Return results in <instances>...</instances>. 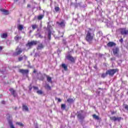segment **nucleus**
I'll return each instance as SVG.
<instances>
[{"instance_id": "nucleus-1", "label": "nucleus", "mask_w": 128, "mask_h": 128, "mask_svg": "<svg viewBox=\"0 0 128 128\" xmlns=\"http://www.w3.org/2000/svg\"><path fill=\"white\" fill-rule=\"evenodd\" d=\"M94 32L92 31V30L90 28L89 30L87 32L86 34L85 40L89 44H92V40L94 38Z\"/></svg>"}, {"instance_id": "nucleus-2", "label": "nucleus", "mask_w": 128, "mask_h": 128, "mask_svg": "<svg viewBox=\"0 0 128 128\" xmlns=\"http://www.w3.org/2000/svg\"><path fill=\"white\" fill-rule=\"evenodd\" d=\"M118 69H110L106 71V74H108L110 76H114L116 72H118Z\"/></svg>"}, {"instance_id": "nucleus-3", "label": "nucleus", "mask_w": 128, "mask_h": 128, "mask_svg": "<svg viewBox=\"0 0 128 128\" xmlns=\"http://www.w3.org/2000/svg\"><path fill=\"white\" fill-rule=\"evenodd\" d=\"M38 42L37 40H32L31 42H28L26 44V46L28 48H32L33 46H36Z\"/></svg>"}, {"instance_id": "nucleus-4", "label": "nucleus", "mask_w": 128, "mask_h": 128, "mask_svg": "<svg viewBox=\"0 0 128 128\" xmlns=\"http://www.w3.org/2000/svg\"><path fill=\"white\" fill-rule=\"evenodd\" d=\"M120 32L122 36H128V29L126 28H120Z\"/></svg>"}, {"instance_id": "nucleus-5", "label": "nucleus", "mask_w": 128, "mask_h": 128, "mask_svg": "<svg viewBox=\"0 0 128 128\" xmlns=\"http://www.w3.org/2000/svg\"><path fill=\"white\" fill-rule=\"evenodd\" d=\"M82 110H80L77 112V118L82 120L84 119V116H82Z\"/></svg>"}, {"instance_id": "nucleus-6", "label": "nucleus", "mask_w": 128, "mask_h": 128, "mask_svg": "<svg viewBox=\"0 0 128 128\" xmlns=\"http://www.w3.org/2000/svg\"><path fill=\"white\" fill-rule=\"evenodd\" d=\"M66 58L68 60H70V62H73L74 64L76 62V60L70 54H68L66 56Z\"/></svg>"}, {"instance_id": "nucleus-7", "label": "nucleus", "mask_w": 128, "mask_h": 128, "mask_svg": "<svg viewBox=\"0 0 128 128\" xmlns=\"http://www.w3.org/2000/svg\"><path fill=\"white\" fill-rule=\"evenodd\" d=\"M110 120H113L114 122H116V120H118V122H120V120H124V118L122 117H116L114 116L110 117Z\"/></svg>"}, {"instance_id": "nucleus-8", "label": "nucleus", "mask_w": 128, "mask_h": 128, "mask_svg": "<svg viewBox=\"0 0 128 128\" xmlns=\"http://www.w3.org/2000/svg\"><path fill=\"white\" fill-rule=\"evenodd\" d=\"M112 52L114 56H118V54H120V48L116 47L113 48Z\"/></svg>"}, {"instance_id": "nucleus-9", "label": "nucleus", "mask_w": 128, "mask_h": 128, "mask_svg": "<svg viewBox=\"0 0 128 128\" xmlns=\"http://www.w3.org/2000/svg\"><path fill=\"white\" fill-rule=\"evenodd\" d=\"M29 72L28 70L19 69V72L22 74H28Z\"/></svg>"}, {"instance_id": "nucleus-10", "label": "nucleus", "mask_w": 128, "mask_h": 128, "mask_svg": "<svg viewBox=\"0 0 128 128\" xmlns=\"http://www.w3.org/2000/svg\"><path fill=\"white\" fill-rule=\"evenodd\" d=\"M56 24H58V26H60V28H64V26H66V23L64 22V20H62L60 22H56Z\"/></svg>"}, {"instance_id": "nucleus-11", "label": "nucleus", "mask_w": 128, "mask_h": 128, "mask_svg": "<svg viewBox=\"0 0 128 128\" xmlns=\"http://www.w3.org/2000/svg\"><path fill=\"white\" fill-rule=\"evenodd\" d=\"M116 44L114 42H110L107 44V46L109 48H112V46H116Z\"/></svg>"}, {"instance_id": "nucleus-12", "label": "nucleus", "mask_w": 128, "mask_h": 128, "mask_svg": "<svg viewBox=\"0 0 128 128\" xmlns=\"http://www.w3.org/2000/svg\"><path fill=\"white\" fill-rule=\"evenodd\" d=\"M44 48V46L42 44H38L36 48V50H42Z\"/></svg>"}, {"instance_id": "nucleus-13", "label": "nucleus", "mask_w": 128, "mask_h": 128, "mask_svg": "<svg viewBox=\"0 0 128 128\" xmlns=\"http://www.w3.org/2000/svg\"><path fill=\"white\" fill-rule=\"evenodd\" d=\"M17 28H18V32H22V30H24V25L18 24L17 26Z\"/></svg>"}, {"instance_id": "nucleus-14", "label": "nucleus", "mask_w": 128, "mask_h": 128, "mask_svg": "<svg viewBox=\"0 0 128 128\" xmlns=\"http://www.w3.org/2000/svg\"><path fill=\"white\" fill-rule=\"evenodd\" d=\"M48 37L49 40H52V31L50 29L48 30Z\"/></svg>"}, {"instance_id": "nucleus-15", "label": "nucleus", "mask_w": 128, "mask_h": 128, "mask_svg": "<svg viewBox=\"0 0 128 128\" xmlns=\"http://www.w3.org/2000/svg\"><path fill=\"white\" fill-rule=\"evenodd\" d=\"M0 11L4 13V14H6V16H8V14H10V12H8V10H6L4 9H0Z\"/></svg>"}, {"instance_id": "nucleus-16", "label": "nucleus", "mask_w": 128, "mask_h": 128, "mask_svg": "<svg viewBox=\"0 0 128 128\" xmlns=\"http://www.w3.org/2000/svg\"><path fill=\"white\" fill-rule=\"evenodd\" d=\"M22 110L26 112H28V107L27 106L23 104L22 105Z\"/></svg>"}, {"instance_id": "nucleus-17", "label": "nucleus", "mask_w": 128, "mask_h": 128, "mask_svg": "<svg viewBox=\"0 0 128 128\" xmlns=\"http://www.w3.org/2000/svg\"><path fill=\"white\" fill-rule=\"evenodd\" d=\"M10 91L11 94L14 96L16 97V90H14L12 88H10Z\"/></svg>"}, {"instance_id": "nucleus-18", "label": "nucleus", "mask_w": 128, "mask_h": 128, "mask_svg": "<svg viewBox=\"0 0 128 128\" xmlns=\"http://www.w3.org/2000/svg\"><path fill=\"white\" fill-rule=\"evenodd\" d=\"M62 68H64V70L66 71H68V66H66V64H62Z\"/></svg>"}, {"instance_id": "nucleus-19", "label": "nucleus", "mask_w": 128, "mask_h": 128, "mask_svg": "<svg viewBox=\"0 0 128 128\" xmlns=\"http://www.w3.org/2000/svg\"><path fill=\"white\" fill-rule=\"evenodd\" d=\"M2 38H8V34L6 33H4L1 35Z\"/></svg>"}, {"instance_id": "nucleus-20", "label": "nucleus", "mask_w": 128, "mask_h": 128, "mask_svg": "<svg viewBox=\"0 0 128 128\" xmlns=\"http://www.w3.org/2000/svg\"><path fill=\"white\" fill-rule=\"evenodd\" d=\"M67 102H68L69 104H70L72 102H74V98H68L67 100Z\"/></svg>"}, {"instance_id": "nucleus-21", "label": "nucleus", "mask_w": 128, "mask_h": 128, "mask_svg": "<svg viewBox=\"0 0 128 128\" xmlns=\"http://www.w3.org/2000/svg\"><path fill=\"white\" fill-rule=\"evenodd\" d=\"M44 14L39 15L38 16V20H42V18H44Z\"/></svg>"}, {"instance_id": "nucleus-22", "label": "nucleus", "mask_w": 128, "mask_h": 128, "mask_svg": "<svg viewBox=\"0 0 128 128\" xmlns=\"http://www.w3.org/2000/svg\"><path fill=\"white\" fill-rule=\"evenodd\" d=\"M92 118H94L95 120H100V117H98V116H96V114H94L92 115Z\"/></svg>"}, {"instance_id": "nucleus-23", "label": "nucleus", "mask_w": 128, "mask_h": 128, "mask_svg": "<svg viewBox=\"0 0 128 128\" xmlns=\"http://www.w3.org/2000/svg\"><path fill=\"white\" fill-rule=\"evenodd\" d=\"M32 30H36V28H38V25H36V24H32Z\"/></svg>"}, {"instance_id": "nucleus-24", "label": "nucleus", "mask_w": 128, "mask_h": 128, "mask_svg": "<svg viewBox=\"0 0 128 128\" xmlns=\"http://www.w3.org/2000/svg\"><path fill=\"white\" fill-rule=\"evenodd\" d=\"M66 104H61V108L62 110H66Z\"/></svg>"}, {"instance_id": "nucleus-25", "label": "nucleus", "mask_w": 128, "mask_h": 128, "mask_svg": "<svg viewBox=\"0 0 128 128\" xmlns=\"http://www.w3.org/2000/svg\"><path fill=\"white\" fill-rule=\"evenodd\" d=\"M108 74H106V73H102L101 75V77L102 78H104L106 76H108Z\"/></svg>"}, {"instance_id": "nucleus-26", "label": "nucleus", "mask_w": 128, "mask_h": 128, "mask_svg": "<svg viewBox=\"0 0 128 128\" xmlns=\"http://www.w3.org/2000/svg\"><path fill=\"white\" fill-rule=\"evenodd\" d=\"M16 124H18L20 126H24V124L21 122H17Z\"/></svg>"}, {"instance_id": "nucleus-27", "label": "nucleus", "mask_w": 128, "mask_h": 128, "mask_svg": "<svg viewBox=\"0 0 128 128\" xmlns=\"http://www.w3.org/2000/svg\"><path fill=\"white\" fill-rule=\"evenodd\" d=\"M45 88H46V90H52V88H50V85L47 84L45 86Z\"/></svg>"}, {"instance_id": "nucleus-28", "label": "nucleus", "mask_w": 128, "mask_h": 128, "mask_svg": "<svg viewBox=\"0 0 128 128\" xmlns=\"http://www.w3.org/2000/svg\"><path fill=\"white\" fill-rule=\"evenodd\" d=\"M22 52V49H20L18 51H17L16 54L17 55L20 54Z\"/></svg>"}, {"instance_id": "nucleus-29", "label": "nucleus", "mask_w": 128, "mask_h": 128, "mask_svg": "<svg viewBox=\"0 0 128 128\" xmlns=\"http://www.w3.org/2000/svg\"><path fill=\"white\" fill-rule=\"evenodd\" d=\"M24 60V57L22 56H20L18 58V62H22Z\"/></svg>"}, {"instance_id": "nucleus-30", "label": "nucleus", "mask_w": 128, "mask_h": 128, "mask_svg": "<svg viewBox=\"0 0 128 128\" xmlns=\"http://www.w3.org/2000/svg\"><path fill=\"white\" fill-rule=\"evenodd\" d=\"M37 94H44V92L42 90H38L36 92Z\"/></svg>"}, {"instance_id": "nucleus-31", "label": "nucleus", "mask_w": 128, "mask_h": 128, "mask_svg": "<svg viewBox=\"0 0 128 128\" xmlns=\"http://www.w3.org/2000/svg\"><path fill=\"white\" fill-rule=\"evenodd\" d=\"M54 10L56 12H58L60 11V7L58 6H56L54 8Z\"/></svg>"}, {"instance_id": "nucleus-32", "label": "nucleus", "mask_w": 128, "mask_h": 128, "mask_svg": "<svg viewBox=\"0 0 128 128\" xmlns=\"http://www.w3.org/2000/svg\"><path fill=\"white\" fill-rule=\"evenodd\" d=\"M47 78V81H48V82H52V77H50L48 76H46Z\"/></svg>"}, {"instance_id": "nucleus-33", "label": "nucleus", "mask_w": 128, "mask_h": 128, "mask_svg": "<svg viewBox=\"0 0 128 128\" xmlns=\"http://www.w3.org/2000/svg\"><path fill=\"white\" fill-rule=\"evenodd\" d=\"M97 34H99V36H102V31H98Z\"/></svg>"}, {"instance_id": "nucleus-34", "label": "nucleus", "mask_w": 128, "mask_h": 128, "mask_svg": "<svg viewBox=\"0 0 128 128\" xmlns=\"http://www.w3.org/2000/svg\"><path fill=\"white\" fill-rule=\"evenodd\" d=\"M22 40V36H16V40Z\"/></svg>"}, {"instance_id": "nucleus-35", "label": "nucleus", "mask_w": 128, "mask_h": 128, "mask_svg": "<svg viewBox=\"0 0 128 128\" xmlns=\"http://www.w3.org/2000/svg\"><path fill=\"white\" fill-rule=\"evenodd\" d=\"M58 100V102H62V99L60 98H56V100Z\"/></svg>"}, {"instance_id": "nucleus-36", "label": "nucleus", "mask_w": 128, "mask_h": 128, "mask_svg": "<svg viewBox=\"0 0 128 128\" xmlns=\"http://www.w3.org/2000/svg\"><path fill=\"white\" fill-rule=\"evenodd\" d=\"M119 42L121 43L122 44V42H124V40L122 39V38H121Z\"/></svg>"}, {"instance_id": "nucleus-37", "label": "nucleus", "mask_w": 128, "mask_h": 128, "mask_svg": "<svg viewBox=\"0 0 128 128\" xmlns=\"http://www.w3.org/2000/svg\"><path fill=\"white\" fill-rule=\"evenodd\" d=\"M33 88H34V90H38V87H36V86H33Z\"/></svg>"}, {"instance_id": "nucleus-38", "label": "nucleus", "mask_w": 128, "mask_h": 128, "mask_svg": "<svg viewBox=\"0 0 128 128\" xmlns=\"http://www.w3.org/2000/svg\"><path fill=\"white\" fill-rule=\"evenodd\" d=\"M116 114V111H112L111 112V114Z\"/></svg>"}, {"instance_id": "nucleus-39", "label": "nucleus", "mask_w": 128, "mask_h": 128, "mask_svg": "<svg viewBox=\"0 0 128 128\" xmlns=\"http://www.w3.org/2000/svg\"><path fill=\"white\" fill-rule=\"evenodd\" d=\"M38 38H44V36H42V34H39Z\"/></svg>"}, {"instance_id": "nucleus-40", "label": "nucleus", "mask_w": 128, "mask_h": 128, "mask_svg": "<svg viewBox=\"0 0 128 128\" xmlns=\"http://www.w3.org/2000/svg\"><path fill=\"white\" fill-rule=\"evenodd\" d=\"M2 104H6V101L2 100Z\"/></svg>"}, {"instance_id": "nucleus-41", "label": "nucleus", "mask_w": 128, "mask_h": 128, "mask_svg": "<svg viewBox=\"0 0 128 128\" xmlns=\"http://www.w3.org/2000/svg\"><path fill=\"white\" fill-rule=\"evenodd\" d=\"M116 60L115 58H110V60Z\"/></svg>"}, {"instance_id": "nucleus-42", "label": "nucleus", "mask_w": 128, "mask_h": 128, "mask_svg": "<svg viewBox=\"0 0 128 128\" xmlns=\"http://www.w3.org/2000/svg\"><path fill=\"white\" fill-rule=\"evenodd\" d=\"M27 8H30V4H28L27 5Z\"/></svg>"}, {"instance_id": "nucleus-43", "label": "nucleus", "mask_w": 128, "mask_h": 128, "mask_svg": "<svg viewBox=\"0 0 128 128\" xmlns=\"http://www.w3.org/2000/svg\"><path fill=\"white\" fill-rule=\"evenodd\" d=\"M0 50H2V47L0 46Z\"/></svg>"}, {"instance_id": "nucleus-44", "label": "nucleus", "mask_w": 128, "mask_h": 128, "mask_svg": "<svg viewBox=\"0 0 128 128\" xmlns=\"http://www.w3.org/2000/svg\"><path fill=\"white\" fill-rule=\"evenodd\" d=\"M33 72H34V74H36V70H34L33 71Z\"/></svg>"}, {"instance_id": "nucleus-45", "label": "nucleus", "mask_w": 128, "mask_h": 128, "mask_svg": "<svg viewBox=\"0 0 128 128\" xmlns=\"http://www.w3.org/2000/svg\"><path fill=\"white\" fill-rule=\"evenodd\" d=\"M24 58H28V57L26 55H24Z\"/></svg>"}, {"instance_id": "nucleus-46", "label": "nucleus", "mask_w": 128, "mask_h": 128, "mask_svg": "<svg viewBox=\"0 0 128 128\" xmlns=\"http://www.w3.org/2000/svg\"><path fill=\"white\" fill-rule=\"evenodd\" d=\"M39 10H42V8H40V6L39 7Z\"/></svg>"}, {"instance_id": "nucleus-47", "label": "nucleus", "mask_w": 128, "mask_h": 128, "mask_svg": "<svg viewBox=\"0 0 128 128\" xmlns=\"http://www.w3.org/2000/svg\"><path fill=\"white\" fill-rule=\"evenodd\" d=\"M32 88H30V90H32Z\"/></svg>"}, {"instance_id": "nucleus-48", "label": "nucleus", "mask_w": 128, "mask_h": 128, "mask_svg": "<svg viewBox=\"0 0 128 128\" xmlns=\"http://www.w3.org/2000/svg\"><path fill=\"white\" fill-rule=\"evenodd\" d=\"M17 0V2H18V0Z\"/></svg>"}]
</instances>
